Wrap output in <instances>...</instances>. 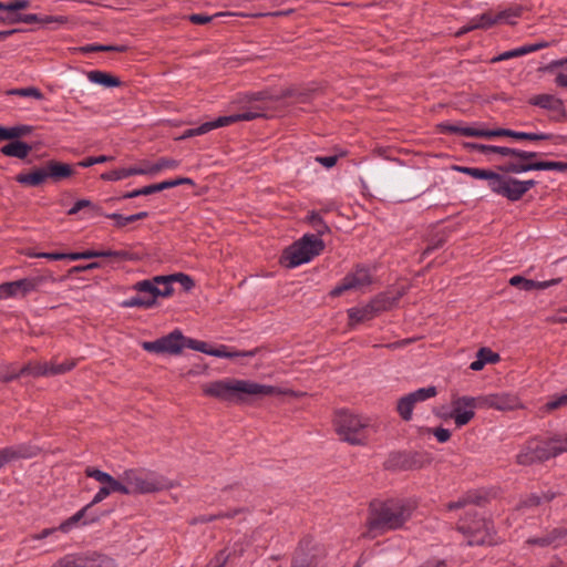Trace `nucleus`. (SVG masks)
<instances>
[{
  "instance_id": "1",
  "label": "nucleus",
  "mask_w": 567,
  "mask_h": 567,
  "mask_svg": "<svg viewBox=\"0 0 567 567\" xmlns=\"http://www.w3.org/2000/svg\"><path fill=\"white\" fill-rule=\"evenodd\" d=\"M415 509L414 502L403 498L373 501L370 503L365 536H377L404 526Z\"/></svg>"
},
{
  "instance_id": "2",
  "label": "nucleus",
  "mask_w": 567,
  "mask_h": 567,
  "mask_svg": "<svg viewBox=\"0 0 567 567\" xmlns=\"http://www.w3.org/2000/svg\"><path fill=\"white\" fill-rule=\"evenodd\" d=\"M203 392L206 396L221 401H243L245 396H269L287 393L278 386L241 379H224L207 383L204 385Z\"/></svg>"
},
{
  "instance_id": "3",
  "label": "nucleus",
  "mask_w": 567,
  "mask_h": 567,
  "mask_svg": "<svg viewBox=\"0 0 567 567\" xmlns=\"http://www.w3.org/2000/svg\"><path fill=\"white\" fill-rule=\"evenodd\" d=\"M121 494H153L174 487V483L145 468H128L120 475Z\"/></svg>"
},
{
  "instance_id": "4",
  "label": "nucleus",
  "mask_w": 567,
  "mask_h": 567,
  "mask_svg": "<svg viewBox=\"0 0 567 567\" xmlns=\"http://www.w3.org/2000/svg\"><path fill=\"white\" fill-rule=\"evenodd\" d=\"M323 249L324 243L318 235L305 234L284 251L282 264L288 268H296L310 262Z\"/></svg>"
},
{
  "instance_id": "5",
  "label": "nucleus",
  "mask_w": 567,
  "mask_h": 567,
  "mask_svg": "<svg viewBox=\"0 0 567 567\" xmlns=\"http://www.w3.org/2000/svg\"><path fill=\"white\" fill-rule=\"evenodd\" d=\"M334 426L341 440L352 445H363L368 440L370 420L365 416L340 411L334 417Z\"/></svg>"
},
{
  "instance_id": "6",
  "label": "nucleus",
  "mask_w": 567,
  "mask_h": 567,
  "mask_svg": "<svg viewBox=\"0 0 567 567\" xmlns=\"http://www.w3.org/2000/svg\"><path fill=\"white\" fill-rule=\"evenodd\" d=\"M468 516L472 517L471 520L467 517L462 518L457 526L464 535L466 544L470 546L493 545L495 543L493 524L484 518H477L476 514L468 513Z\"/></svg>"
},
{
  "instance_id": "7",
  "label": "nucleus",
  "mask_w": 567,
  "mask_h": 567,
  "mask_svg": "<svg viewBox=\"0 0 567 567\" xmlns=\"http://www.w3.org/2000/svg\"><path fill=\"white\" fill-rule=\"evenodd\" d=\"M520 13L522 10L518 7L504 9L497 13L485 12L471 19L457 34H464L475 29H488L495 24H515Z\"/></svg>"
},
{
  "instance_id": "8",
  "label": "nucleus",
  "mask_w": 567,
  "mask_h": 567,
  "mask_svg": "<svg viewBox=\"0 0 567 567\" xmlns=\"http://www.w3.org/2000/svg\"><path fill=\"white\" fill-rule=\"evenodd\" d=\"M29 2H9L3 4L0 2V21L3 22H18L22 21L25 23L40 22L42 24L50 23H64L66 20L62 16H38V14H20L19 12L28 7Z\"/></svg>"
},
{
  "instance_id": "9",
  "label": "nucleus",
  "mask_w": 567,
  "mask_h": 567,
  "mask_svg": "<svg viewBox=\"0 0 567 567\" xmlns=\"http://www.w3.org/2000/svg\"><path fill=\"white\" fill-rule=\"evenodd\" d=\"M262 116V112L258 110H248L240 113L227 115V116H219L214 121H208L203 124H200L197 127L188 128L184 132L183 138L193 137L197 135H203L212 130L228 126L233 123L239 122V121H251L254 118Z\"/></svg>"
},
{
  "instance_id": "10",
  "label": "nucleus",
  "mask_w": 567,
  "mask_h": 567,
  "mask_svg": "<svg viewBox=\"0 0 567 567\" xmlns=\"http://www.w3.org/2000/svg\"><path fill=\"white\" fill-rule=\"evenodd\" d=\"M141 346L143 350L151 353L179 355L185 348V336L181 330L175 329L154 341H144Z\"/></svg>"
},
{
  "instance_id": "11",
  "label": "nucleus",
  "mask_w": 567,
  "mask_h": 567,
  "mask_svg": "<svg viewBox=\"0 0 567 567\" xmlns=\"http://www.w3.org/2000/svg\"><path fill=\"white\" fill-rule=\"evenodd\" d=\"M372 281L370 268L359 265L342 278V280L330 291V296L339 297L346 291L362 289L370 286Z\"/></svg>"
},
{
  "instance_id": "12",
  "label": "nucleus",
  "mask_w": 567,
  "mask_h": 567,
  "mask_svg": "<svg viewBox=\"0 0 567 567\" xmlns=\"http://www.w3.org/2000/svg\"><path fill=\"white\" fill-rule=\"evenodd\" d=\"M85 475L87 477L94 478L97 482H109V483H111V485L107 488L103 487V486H101L99 488V491L93 496L92 501L87 505H85L83 508L80 509V511H84V514L86 513V511L90 507H92L95 504H99V503L103 502L112 493H121L120 481L114 478L109 473L103 472V471H101L99 468L90 467L89 466V467L85 468Z\"/></svg>"
},
{
  "instance_id": "13",
  "label": "nucleus",
  "mask_w": 567,
  "mask_h": 567,
  "mask_svg": "<svg viewBox=\"0 0 567 567\" xmlns=\"http://www.w3.org/2000/svg\"><path fill=\"white\" fill-rule=\"evenodd\" d=\"M488 187L493 193L501 195L511 202H517L522 198L519 179L517 178L492 172L488 181Z\"/></svg>"
},
{
  "instance_id": "14",
  "label": "nucleus",
  "mask_w": 567,
  "mask_h": 567,
  "mask_svg": "<svg viewBox=\"0 0 567 567\" xmlns=\"http://www.w3.org/2000/svg\"><path fill=\"white\" fill-rule=\"evenodd\" d=\"M436 388L431 385L426 388H420L398 401L396 411L404 421H410L413 415L414 405L417 402H424L436 395Z\"/></svg>"
},
{
  "instance_id": "15",
  "label": "nucleus",
  "mask_w": 567,
  "mask_h": 567,
  "mask_svg": "<svg viewBox=\"0 0 567 567\" xmlns=\"http://www.w3.org/2000/svg\"><path fill=\"white\" fill-rule=\"evenodd\" d=\"M547 441L540 440H530L528 441L520 452L516 456V461L520 465H532L534 463L547 461L550 457V453L548 451Z\"/></svg>"
},
{
  "instance_id": "16",
  "label": "nucleus",
  "mask_w": 567,
  "mask_h": 567,
  "mask_svg": "<svg viewBox=\"0 0 567 567\" xmlns=\"http://www.w3.org/2000/svg\"><path fill=\"white\" fill-rule=\"evenodd\" d=\"M478 398L458 396L452 401V411L450 416L457 427H462L471 422L475 415Z\"/></svg>"
},
{
  "instance_id": "17",
  "label": "nucleus",
  "mask_w": 567,
  "mask_h": 567,
  "mask_svg": "<svg viewBox=\"0 0 567 567\" xmlns=\"http://www.w3.org/2000/svg\"><path fill=\"white\" fill-rule=\"evenodd\" d=\"M499 136H508L515 140H529V141H543V140H551L555 145H560L565 142V137L561 135H554L549 133H529V132H518L508 128H496V130H487V138L499 137Z\"/></svg>"
},
{
  "instance_id": "18",
  "label": "nucleus",
  "mask_w": 567,
  "mask_h": 567,
  "mask_svg": "<svg viewBox=\"0 0 567 567\" xmlns=\"http://www.w3.org/2000/svg\"><path fill=\"white\" fill-rule=\"evenodd\" d=\"M467 147L471 151L478 152L484 155L498 154L503 157L515 156L522 161H527L537 156L535 152H527L517 148H511L505 146L486 145L480 143H468Z\"/></svg>"
},
{
  "instance_id": "19",
  "label": "nucleus",
  "mask_w": 567,
  "mask_h": 567,
  "mask_svg": "<svg viewBox=\"0 0 567 567\" xmlns=\"http://www.w3.org/2000/svg\"><path fill=\"white\" fill-rule=\"evenodd\" d=\"M482 406L495 409L498 411H511L518 409L520 402L518 398L511 393H494L478 398Z\"/></svg>"
},
{
  "instance_id": "20",
  "label": "nucleus",
  "mask_w": 567,
  "mask_h": 567,
  "mask_svg": "<svg viewBox=\"0 0 567 567\" xmlns=\"http://www.w3.org/2000/svg\"><path fill=\"white\" fill-rule=\"evenodd\" d=\"M83 518H84V511H78L75 514H73L71 517H69L66 520L62 522L58 527L45 528L38 534L31 535L30 540H42V539H45L49 537L56 539V535L59 532L68 534Z\"/></svg>"
},
{
  "instance_id": "21",
  "label": "nucleus",
  "mask_w": 567,
  "mask_h": 567,
  "mask_svg": "<svg viewBox=\"0 0 567 567\" xmlns=\"http://www.w3.org/2000/svg\"><path fill=\"white\" fill-rule=\"evenodd\" d=\"M21 375H32L34 378L48 377L47 361L30 362L23 365L18 372H0V380L4 382H10Z\"/></svg>"
},
{
  "instance_id": "22",
  "label": "nucleus",
  "mask_w": 567,
  "mask_h": 567,
  "mask_svg": "<svg viewBox=\"0 0 567 567\" xmlns=\"http://www.w3.org/2000/svg\"><path fill=\"white\" fill-rule=\"evenodd\" d=\"M529 104L538 106L544 110H548L559 115L564 114L563 101L559 97L551 94L535 95L529 99Z\"/></svg>"
},
{
  "instance_id": "23",
  "label": "nucleus",
  "mask_w": 567,
  "mask_h": 567,
  "mask_svg": "<svg viewBox=\"0 0 567 567\" xmlns=\"http://www.w3.org/2000/svg\"><path fill=\"white\" fill-rule=\"evenodd\" d=\"M287 13H289V11H286V12H271V13H251V14L226 11V12H217V13H214V14L194 13V14H190L188 17V19H189L190 22H193L195 24H205V23L212 21L213 19L219 18V17H230V16L265 17V16H280V14H287Z\"/></svg>"
},
{
  "instance_id": "24",
  "label": "nucleus",
  "mask_w": 567,
  "mask_h": 567,
  "mask_svg": "<svg viewBox=\"0 0 567 567\" xmlns=\"http://www.w3.org/2000/svg\"><path fill=\"white\" fill-rule=\"evenodd\" d=\"M440 128H441V132H443V133L487 138V130H485V128H480V127H474V126H463V125L451 124V123H442L440 125Z\"/></svg>"
},
{
  "instance_id": "25",
  "label": "nucleus",
  "mask_w": 567,
  "mask_h": 567,
  "mask_svg": "<svg viewBox=\"0 0 567 567\" xmlns=\"http://www.w3.org/2000/svg\"><path fill=\"white\" fill-rule=\"evenodd\" d=\"M48 179L45 166L38 167L28 173H20L16 176V181L24 186L37 187Z\"/></svg>"
},
{
  "instance_id": "26",
  "label": "nucleus",
  "mask_w": 567,
  "mask_h": 567,
  "mask_svg": "<svg viewBox=\"0 0 567 567\" xmlns=\"http://www.w3.org/2000/svg\"><path fill=\"white\" fill-rule=\"evenodd\" d=\"M45 169L48 178H51L54 182H59L64 178H69L73 175V168L71 165L66 163H61L58 161H49L45 163Z\"/></svg>"
},
{
  "instance_id": "27",
  "label": "nucleus",
  "mask_w": 567,
  "mask_h": 567,
  "mask_svg": "<svg viewBox=\"0 0 567 567\" xmlns=\"http://www.w3.org/2000/svg\"><path fill=\"white\" fill-rule=\"evenodd\" d=\"M6 452L9 458V462H13L21 458H31L38 455L39 449L34 445L30 444H18L12 446H6Z\"/></svg>"
},
{
  "instance_id": "28",
  "label": "nucleus",
  "mask_w": 567,
  "mask_h": 567,
  "mask_svg": "<svg viewBox=\"0 0 567 567\" xmlns=\"http://www.w3.org/2000/svg\"><path fill=\"white\" fill-rule=\"evenodd\" d=\"M86 78L91 83L102 85L104 87H117L121 84L118 78L100 70L86 72Z\"/></svg>"
},
{
  "instance_id": "29",
  "label": "nucleus",
  "mask_w": 567,
  "mask_h": 567,
  "mask_svg": "<svg viewBox=\"0 0 567 567\" xmlns=\"http://www.w3.org/2000/svg\"><path fill=\"white\" fill-rule=\"evenodd\" d=\"M133 289L140 293H144L143 297L146 298V300L152 301V307L155 306L157 298L159 297V287H157V284L154 281V277L152 279H145L137 281Z\"/></svg>"
},
{
  "instance_id": "30",
  "label": "nucleus",
  "mask_w": 567,
  "mask_h": 567,
  "mask_svg": "<svg viewBox=\"0 0 567 567\" xmlns=\"http://www.w3.org/2000/svg\"><path fill=\"white\" fill-rule=\"evenodd\" d=\"M31 152V146L22 141L16 140L1 147V153L6 156L19 159L25 158Z\"/></svg>"
},
{
  "instance_id": "31",
  "label": "nucleus",
  "mask_w": 567,
  "mask_h": 567,
  "mask_svg": "<svg viewBox=\"0 0 567 567\" xmlns=\"http://www.w3.org/2000/svg\"><path fill=\"white\" fill-rule=\"evenodd\" d=\"M377 316L371 301L361 306L353 307L348 310V317L352 323H359L373 319Z\"/></svg>"
},
{
  "instance_id": "32",
  "label": "nucleus",
  "mask_w": 567,
  "mask_h": 567,
  "mask_svg": "<svg viewBox=\"0 0 567 567\" xmlns=\"http://www.w3.org/2000/svg\"><path fill=\"white\" fill-rule=\"evenodd\" d=\"M81 567H116L113 558L102 554L81 555Z\"/></svg>"
},
{
  "instance_id": "33",
  "label": "nucleus",
  "mask_w": 567,
  "mask_h": 567,
  "mask_svg": "<svg viewBox=\"0 0 567 567\" xmlns=\"http://www.w3.org/2000/svg\"><path fill=\"white\" fill-rule=\"evenodd\" d=\"M401 296H402L401 293H399L396 296H390L389 293L383 292V293H379L370 301L373 306L375 313L379 315L383 311H386V310H390L391 308H393L398 303Z\"/></svg>"
},
{
  "instance_id": "34",
  "label": "nucleus",
  "mask_w": 567,
  "mask_h": 567,
  "mask_svg": "<svg viewBox=\"0 0 567 567\" xmlns=\"http://www.w3.org/2000/svg\"><path fill=\"white\" fill-rule=\"evenodd\" d=\"M257 349L249 351H231L227 346L220 344L217 348H212V352H209V355L224 359H233L238 357L252 358L257 354Z\"/></svg>"
},
{
  "instance_id": "35",
  "label": "nucleus",
  "mask_w": 567,
  "mask_h": 567,
  "mask_svg": "<svg viewBox=\"0 0 567 567\" xmlns=\"http://www.w3.org/2000/svg\"><path fill=\"white\" fill-rule=\"evenodd\" d=\"M550 457H556L567 452V434L556 435L547 440Z\"/></svg>"
},
{
  "instance_id": "36",
  "label": "nucleus",
  "mask_w": 567,
  "mask_h": 567,
  "mask_svg": "<svg viewBox=\"0 0 567 567\" xmlns=\"http://www.w3.org/2000/svg\"><path fill=\"white\" fill-rule=\"evenodd\" d=\"M453 171L462 173V174H466L475 179H485L487 182L489 181L492 172H493V171L485 169V168L460 166V165H454Z\"/></svg>"
},
{
  "instance_id": "37",
  "label": "nucleus",
  "mask_w": 567,
  "mask_h": 567,
  "mask_svg": "<svg viewBox=\"0 0 567 567\" xmlns=\"http://www.w3.org/2000/svg\"><path fill=\"white\" fill-rule=\"evenodd\" d=\"M30 132V127L25 125L4 127L0 126V141L16 140Z\"/></svg>"
},
{
  "instance_id": "38",
  "label": "nucleus",
  "mask_w": 567,
  "mask_h": 567,
  "mask_svg": "<svg viewBox=\"0 0 567 567\" xmlns=\"http://www.w3.org/2000/svg\"><path fill=\"white\" fill-rule=\"evenodd\" d=\"M8 95H18L22 97H31L38 101H42L44 99L43 93L35 86H27L20 89H11L7 92Z\"/></svg>"
},
{
  "instance_id": "39",
  "label": "nucleus",
  "mask_w": 567,
  "mask_h": 567,
  "mask_svg": "<svg viewBox=\"0 0 567 567\" xmlns=\"http://www.w3.org/2000/svg\"><path fill=\"white\" fill-rule=\"evenodd\" d=\"M499 169L503 171L504 173L522 174V173L535 171V167H534V163H526V162L514 163V162H511V163H507L504 166H501Z\"/></svg>"
},
{
  "instance_id": "40",
  "label": "nucleus",
  "mask_w": 567,
  "mask_h": 567,
  "mask_svg": "<svg viewBox=\"0 0 567 567\" xmlns=\"http://www.w3.org/2000/svg\"><path fill=\"white\" fill-rule=\"evenodd\" d=\"M154 281L157 284V287H159V297H169L173 295V279L168 278L167 276H155Z\"/></svg>"
},
{
  "instance_id": "41",
  "label": "nucleus",
  "mask_w": 567,
  "mask_h": 567,
  "mask_svg": "<svg viewBox=\"0 0 567 567\" xmlns=\"http://www.w3.org/2000/svg\"><path fill=\"white\" fill-rule=\"evenodd\" d=\"M556 496L555 492L547 491L543 492L542 494H532L524 501V506L532 507L537 506L542 502H550Z\"/></svg>"
},
{
  "instance_id": "42",
  "label": "nucleus",
  "mask_w": 567,
  "mask_h": 567,
  "mask_svg": "<svg viewBox=\"0 0 567 567\" xmlns=\"http://www.w3.org/2000/svg\"><path fill=\"white\" fill-rule=\"evenodd\" d=\"M535 171H557V172H567V163L565 162H551V161H540L534 162Z\"/></svg>"
},
{
  "instance_id": "43",
  "label": "nucleus",
  "mask_w": 567,
  "mask_h": 567,
  "mask_svg": "<svg viewBox=\"0 0 567 567\" xmlns=\"http://www.w3.org/2000/svg\"><path fill=\"white\" fill-rule=\"evenodd\" d=\"M308 221L316 228L317 235L320 237L329 231L328 225L324 223L322 217L317 212H310L308 215Z\"/></svg>"
},
{
  "instance_id": "44",
  "label": "nucleus",
  "mask_w": 567,
  "mask_h": 567,
  "mask_svg": "<svg viewBox=\"0 0 567 567\" xmlns=\"http://www.w3.org/2000/svg\"><path fill=\"white\" fill-rule=\"evenodd\" d=\"M122 307L124 308H152V301L146 300L142 295L133 296L131 298L125 299L122 302Z\"/></svg>"
},
{
  "instance_id": "45",
  "label": "nucleus",
  "mask_w": 567,
  "mask_h": 567,
  "mask_svg": "<svg viewBox=\"0 0 567 567\" xmlns=\"http://www.w3.org/2000/svg\"><path fill=\"white\" fill-rule=\"evenodd\" d=\"M508 282L511 286L517 287L525 291H530V290L535 289V280L527 279L519 275L513 276L512 278H509Z\"/></svg>"
},
{
  "instance_id": "46",
  "label": "nucleus",
  "mask_w": 567,
  "mask_h": 567,
  "mask_svg": "<svg viewBox=\"0 0 567 567\" xmlns=\"http://www.w3.org/2000/svg\"><path fill=\"white\" fill-rule=\"evenodd\" d=\"M185 348L205 353L209 355V352H212V347L208 346V343L204 341H199L196 339H190L185 337Z\"/></svg>"
},
{
  "instance_id": "47",
  "label": "nucleus",
  "mask_w": 567,
  "mask_h": 567,
  "mask_svg": "<svg viewBox=\"0 0 567 567\" xmlns=\"http://www.w3.org/2000/svg\"><path fill=\"white\" fill-rule=\"evenodd\" d=\"M567 405V390L565 393L563 394H558V395H555L553 396L545 405H544V411L545 412H550L553 410H556L560 406H565Z\"/></svg>"
},
{
  "instance_id": "48",
  "label": "nucleus",
  "mask_w": 567,
  "mask_h": 567,
  "mask_svg": "<svg viewBox=\"0 0 567 567\" xmlns=\"http://www.w3.org/2000/svg\"><path fill=\"white\" fill-rule=\"evenodd\" d=\"M168 278H172L174 282L181 284V286L184 288L185 291L192 290L195 286V282L190 278V276L183 274V272L168 275Z\"/></svg>"
},
{
  "instance_id": "49",
  "label": "nucleus",
  "mask_w": 567,
  "mask_h": 567,
  "mask_svg": "<svg viewBox=\"0 0 567 567\" xmlns=\"http://www.w3.org/2000/svg\"><path fill=\"white\" fill-rule=\"evenodd\" d=\"M522 55H526V50H524L523 45L518 47V48H515L513 50L505 51V52L494 56L492 59V62L496 63V62L509 60V59L522 56Z\"/></svg>"
},
{
  "instance_id": "50",
  "label": "nucleus",
  "mask_w": 567,
  "mask_h": 567,
  "mask_svg": "<svg viewBox=\"0 0 567 567\" xmlns=\"http://www.w3.org/2000/svg\"><path fill=\"white\" fill-rule=\"evenodd\" d=\"M16 284L21 295H25L35 290L39 285L38 280L33 278H23L20 280H16Z\"/></svg>"
},
{
  "instance_id": "51",
  "label": "nucleus",
  "mask_w": 567,
  "mask_h": 567,
  "mask_svg": "<svg viewBox=\"0 0 567 567\" xmlns=\"http://www.w3.org/2000/svg\"><path fill=\"white\" fill-rule=\"evenodd\" d=\"M81 555H66L51 567H81Z\"/></svg>"
},
{
  "instance_id": "52",
  "label": "nucleus",
  "mask_w": 567,
  "mask_h": 567,
  "mask_svg": "<svg viewBox=\"0 0 567 567\" xmlns=\"http://www.w3.org/2000/svg\"><path fill=\"white\" fill-rule=\"evenodd\" d=\"M106 218H110V219L114 220L115 226L118 227V228L125 227L127 224L134 221L132 215L124 216V215L118 214V213L107 214Z\"/></svg>"
},
{
  "instance_id": "53",
  "label": "nucleus",
  "mask_w": 567,
  "mask_h": 567,
  "mask_svg": "<svg viewBox=\"0 0 567 567\" xmlns=\"http://www.w3.org/2000/svg\"><path fill=\"white\" fill-rule=\"evenodd\" d=\"M184 184H193V181L188 177H179L176 179L163 181L159 183L161 192L167 188L176 187Z\"/></svg>"
},
{
  "instance_id": "54",
  "label": "nucleus",
  "mask_w": 567,
  "mask_h": 567,
  "mask_svg": "<svg viewBox=\"0 0 567 567\" xmlns=\"http://www.w3.org/2000/svg\"><path fill=\"white\" fill-rule=\"evenodd\" d=\"M101 178L104 181L116 182V181H121V179H124L127 177H126L125 168H118V169H113V171L103 173L101 175Z\"/></svg>"
},
{
  "instance_id": "55",
  "label": "nucleus",
  "mask_w": 567,
  "mask_h": 567,
  "mask_svg": "<svg viewBox=\"0 0 567 567\" xmlns=\"http://www.w3.org/2000/svg\"><path fill=\"white\" fill-rule=\"evenodd\" d=\"M111 158L106 155H100V156H90V157H86L84 158L83 161L79 162L78 163V166L80 167H91L95 164H102V163H105L107 161H110Z\"/></svg>"
},
{
  "instance_id": "56",
  "label": "nucleus",
  "mask_w": 567,
  "mask_h": 567,
  "mask_svg": "<svg viewBox=\"0 0 567 567\" xmlns=\"http://www.w3.org/2000/svg\"><path fill=\"white\" fill-rule=\"evenodd\" d=\"M480 359L484 361L485 364L487 363H496L499 360V355L495 352H493L488 348H481L478 350Z\"/></svg>"
},
{
  "instance_id": "57",
  "label": "nucleus",
  "mask_w": 567,
  "mask_h": 567,
  "mask_svg": "<svg viewBox=\"0 0 567 567\" xmlns=\"http://www.w3.org/2000/svg\"><path fill=\"white\" fill-rule=\"evenodd\" d=\"M471 503H478V501L468 494V495L464 496L463 498L458 499L457 502L449 503L447 509L449 511L458 509V508H462Z\"/></svg>"
},
{
  "instance_id": "58",
  "label": "nucleus",
  "mask_w": 567,
  "mask_h": 567,
  "mask_svg": "<svg viewBox=\"0 0 567 567\" xmlns=\"http://www.w3.org/2000/svg\"><path fill=\"white\" fill-rule=\"evenodd\" d=\"M429 433H432L440 443H445L451 437V432L444 427L427 429Z\"/></svg>"
},
{
  "instance_id": "59",
  "label": "nucleus",
  "mask_w": 567,
  "mask_h": 567,
  "mask_svg": "<svg viewBox=\"0 0 567 567\" xmlns=\"http://www.w3.org/2000/svg\"><path fill=\"white\" fill-rule=\"evenodd\" d=\"M156 165H157V171L159 173L161 171H164V169H175V168H177L178 165H179V162L176 161V159H173V158L163 157V158H159L156 162Z\"/></svg>"
},
{
  "instance_id": "60",
  "label": "nucleus",
  "mask_w": 567,
  "mask_h": 567,
  "mask_svg": "<svg viewBox=\"0 0 567 567\" xmlns=\"http://www.w3.org/2000/svg\"><path fill=\"white\" fill-rule=\"evenodd\" d=\"M16 281L4 282L1 285L3 299L18 296L19 288L16 286Z\"/></svg>"
},
{
  "instance_id": "61",
  "label": "nucleus",
  "mask_w": 567,
  "mask_h": 567,
  "mask_svg": "<svg viewBox=\"0 0 567 567\" xmlns=\"http://www.w3.org/2000/svg\"><path fill=\"white\" fill-rule=\"evenodd\" d=\"M85 51H114L124 52L126 51L125 45H89Z\"/></svg>"
},
{
  "instance_id": "62",
  "label": "nucleus",
  "mask_w": 567,
  "mask_h": 567,
  "mask_svg": "<svg viewBox=\"0 0 567 567\" xmlns=\"http://www.w3.org/2000/svg\"><path fill=\"white\" fill-rule=\"evenodd\" d=\"M527 544L529 545H537L540 547L551 546L555 545V538H547L545 536L543 537H533L527 539Z\"/></svg>"
},
{
  "instance_id": "63",
  "label": "nucleus",
  "mask_w": 567,
  "mask_h": 567,
  "mask_svg": "<svg viewBox=\"0 0 567 567\" xmlns=\"http://www.w3.org/2000/svg\"><path fill=\"white\" fill-rule=\"evenodd\" d=\"M561 281H563V279H561L560 277H558V278H553V279H549V280H544V281H536V280H535V289L544 290V289H547V288H550V287L557 286V285H559Z\"/></svg>"
},
{
  "instance_id": "64",
  "label": "nucleus",
  "mask_w": 567,
  "mask_h": 567,
  "mask_svg": "<svg viewBox=\"0 0 567 567\" xmlns=\"http://www.w3.org/2000/svg\"><path fill=\"white\" fill-rule=\"evenodd\" d=\"M338 157L332 156H317L316 162L320 163L326 168H331L337 164Z\"/></svg>"
}]
</instances>
